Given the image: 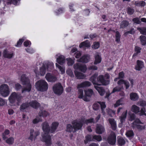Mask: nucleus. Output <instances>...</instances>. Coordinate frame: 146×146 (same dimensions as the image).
Segmentation results:
<instances>
[{
    "instance_id": "20e7f679",
    "label": "nucleus",
    "mask_w": 146,
    "mask_h": 146,
    "mask_svg": "<svg viewBox=\"0 0 146 146\" xmlns=\"http://www.w3.org/2000/svg\"><path fill=\"white\" fill-rule=\"evenodd\" d=\"M21 80L23 84L27 85V87L22 90V93H24L25 91L30 92L31 90V86L29 83V79L26 77L25 75H23L21 76Z\"/></svg>"
},
{
    "instance_id": "774afa93",
    "label": "nucleus",
    "mask_w": 146,
    "mask_h": 146,
    "mask_svg": "<svg viewBox=\"0 0 146 146\" xmlns=\"http://www.w3.org/2000/svg\"><path fill=\"white\" fill-rule=\"evenodd\" d=\"M145 109L144 108H142L140 110V115H146V114L145 113Z\"/></svg>"
},
{
    "instance_id": "7c9ffc66",
    "label": "nucleus",
    "mask_w": 146,
    "mask_h": 146,
    "mask_svg": "<svg viewBox=\"0 0 146 146\" xmlns=\"http://www.w3.org/2000/svg\"><path fill=\"white\" fill-rule=\"evenodd\" d=\"M29 104L30 106H31L35 108H36L40 106V104L35 101H32L31 102L29 103Z\"/></svg>"
},
{
    "instance_id": "423d86ee",
    "label": "nucleus",
    "mask_w": 146,
    "mask_h": 146,
    "mask_svg": "<svg viewBox=\"0 0 146 146\" xmlns=\"http://www.w3.org/2000/svg\"><path fill=\"white\" fill-rule=\"evenodd\" d=\"M8 86L6 84H3L0 86V94L3 97H6L9 94Z\"/></svg>"
},
{
    "instance_id": "8fccbe9b",
    "label": "nucleus",
    "mask_w": 146,
    "mask_h": 146,
    "mask_svg": "<svg viewBox=\"0 0 146 146\" xmlns=\"http://www.w3.org/2000/svg\"><path fill=\"white\" fill-rule=\"evenodd\" d=\"M137 105H139L141 106L144 107L146 106V101L142 100L139 101L137 103Z\"/></svg>"
},
{
    "instance_id": "0eeeda50",
    "label": "nucleus",
    "mask_w": 146,
    "mask_h": 146,
    "mask_svg": "<svg viewBox=\"0 0 146 146\" xmlns=\"http://www.w3.org/2000/svg\"><path fill=\"white\" fill-rule=\"evenodd\" d=\"M110 75L108 73H106L104 77L103 75L99 76L97 78V80L99 82H100L102 85H106L109 84L110 81L109 80H105L106 79H108L110 78Z\"/></svg>"
},
{
    "instance_id": "bf43d9fd",
    "label": "nucleus",
    "mask_w": 146,
    "mask_h": 146,
    "mask_svg": "<svg viewBox=\"0 0 146 146\" xmlns=\"http://www.w3.org/2000/svg\"><path fill=\"white\" fill-rule=\"evenodd\" d=\"M127 13L129 15L132 14L134 12V10L131 8L129 7L127 9Z\"/></svg>"
},
{
    "instance_id": "1a4fd4ad",
    "label": "nucleus",
    "mask_w": 146,
    "mask_h": 146,
    "mask_svg": "<svg viewBox=\"0 0 146 146\" xmlns=\"http://www.w3.org/2000/svg\"><path fill=\"white\" fill-rule=\"evenodd\" d=\"M72 123L74 128V130L76 131L80 129L83 125V122L82 121V119L78 120H74L72 121Z\"/></svg>"
},
{
    "instance_id": "aec40b11",
    "label": "nucleus",
    "mask_w": 146,
    "mask_h": 146,
    "mask_svg": "<svg viewBox=\"0 0 146 146\" xmlns=\"http://www.w3.org/2000/svg\"><path fill=\"white\" fill-rule=\"evenodd\" d=\"M95 61L94 62V64H97L101 62L102 60V58L100 54L98 53H96L95 55Z\"/></svg>"
},
{
    "instance_id": "2f4dec72",
    "label": "nucleus",
    "mask_w": 146,
    "mask_h": 146,
    "mask_svg": "<svg viewBox=\"0 0 146 146\" xmlns=\"http://www.w3.org/2000/svg\"><path fill=\"white\" fill-rule=\"evenodd\" d=\"M90 44L89 41L86 40L85 41L81 43L79 45V47L80 48H82L83 47H90Z\"/></svg>"
},
{
    "instance_id": "79ce46f5",
    "label": "nucleus",
    "mask_w": 146,
    "mask_h": 146,
    "mask_svg": "<svg viewBox=\"0 0 146 146\" xmlns=\"http://www.w3.org/2000/svg\"><path fill=\"white\" fill-rule=\"evenodd\" d=\"M124 104V102L123 98H121L117 100L115 104H114V107H116L119 106L120 105H122Z\"/></svg>"
},
{
    "instance_id": "f257e3e1",
    "label": "nucleus",
    "mask_w": 146,
    "mask_h": 146,
    "mask_svg": "<svg viewBox=\"0 0 146 146\" xmlns=\"http://www.w3.org/2000/svg\"><path fill=\"white\" fill-rule=\"evenodd\" d=\"M42 129L44 133L42 135V141L45 143L46 145L49 146L51 145L52 141L50 136L48 133L50 132V127L48 123L44 122L42 124Z\"/></svg>"
},
{
    "instance_id": "c9c22d12",
    "label": "nucleus",
    "mask_w": 146,
    "mask_h": 146,
    "mask_svg": "<svg viewBox=\"0 0 146 146\" xmlns=\"http://www.w3.org/2000/svg\"><path fill=\"white\" fill-rule=\"evenodd\" d=\"M46 73L45 67L44 64H43L40 68L39 73L41 75L43 76Z\"/></svg>"
},
{
    "instance_id": "bb28decb",
    "label": "nucleus",
    "mask_w": 146,
    "mask_h": 146,
    "mask_svg": "<svg viewBox=\"0 0 146 146\" xmlns=\"http://www.w3.org/2000/svg\"><path fill=\"white\" fill-rule=\"evenodd\" d=\"M74 73L76 77L78 79H83L86 77V76L84 74L77 71L75 70Z\"/></svg>"
},
{
    "instance_id": "412c9836",
    "label": "nucleus",
    "mask_w": 146,
    "mask_h": 146,
    "mask_svg": "<svg viewBox=\"0 0 146 146\" xmlns=\"http://www.w3.org/2000/svg\"><path fill=\"white\" fill-rule=\"evenodd\" d=\"M78 98L82 99L85 101H87V98L84 95L83 90L82 89H79L78 92Z\"/></svg>"
},
{
    "instance_id": "3c124183",
    "label": "nucleus",
    "mask_w": 146,
    "mask_h": 146,
    "mask_svg": "<svg viewBox=\"0 0 146 146\" xmlns=\"http://www.w3.org/2000/svg\"><path fill=\"white\" fill-rule=\"evenodd\" d=\"M9 133L10 131L9 130L6 129L5 131L3 133L2 137L3 140H5L7 138L6 135L9 134Z\"/></svg>"
},
{
    "instance_id": "09e8293b",
    "label": "nucleus",
    "mask_w": 146,
    "mask_h": 146,
    "mask_svg": "<svg viewBox=\"0 0 146 146\" xmlns=\"http://www.w3.org/2000/svg\"><path fill=\"white\" fill-rule=\"evenodd\" d=\"M86 141H85V143H87V141H93V136L91 135H88L86 137Z\"/></svg>"
},
{
    "instance_id": "f03ea898",
    "label": "nucleus",
    "mask_w": 146,
    "mask_h": 146,
    "mask_svg": "<svg viewBox=\"0 0 146 146\" xmlns=\"http://www.w3.org/2000/svg\"><path fill=\"white\" fill-rule=\"evenodd\" d=\"M35 86L38 91L44 92L48 90V85L45 81L40 80L36 82Z\"/></svg>"
},
{
    "instance_id": "6e6d98bb",
    "label": "nucleus",
    "mask_w": 146,
    "mask_h": 146,
    "mask_svg": "<svg viewBox=\"0 0 146 146\" xmlns=\"http://www.w3.org/2000/svg\"><path fill=\"white\" fill-rule=\"evenodd\" d=\"M134 134L132 131H127L126 133V135L128 137H130L133 136Z\"/></svg>"
},
{
    "instance_id": "c85d7f7f",
    "label": "nucleus",
    "mask_w": 146,
    "mask_h": 146,
    "mask_svg": "<svg viewBox=\"0 0 146 146\" xmlns=\"http://www.w3.org/2000/svg\"><path fill=\"white\" fill-rule=\"evenodd\" d=\"M131 99L133 101H136L139 98V96L137 94L135 93H131L130 94Z\"/></svg>"
},
{
    "instance_id": "13d9d810",
    "label": "nucleus",
    "mask_w": 146,
    "mask_h": 146,
    "mask_svg": "<svg viewBox=\"0 0 146 146\" xmlns=\"http://www.w3.org/2000/svg\"><path fill=\"white\" fill-rule=\"evenodd\" d=\"M93 141L94 139H95L98 141H100L102 140V137L101 136L98 135H94L93 136Z\"/></svg>"
},
{
    "instance_id": "f3484780",
    "label": "nucleus",
    "mask_w": 146,
    "mask_h": 146,
    "mask_svg": "<svg viewBox=\"0 0 146 146\" xmlns=\"http://www.w3.org/2000/svg\"><path fill=\"white\" fill-rule=\"evenodd\" d=\"M91 85L90 82L88 81H85L81 83L78 84L77 86V88L87 87L90 86Z\"/></svg>"
},
{
    "instance_id": "9b49d317",
    "label": "nucleus",
    "mask_w": 146,
    "mask_h": 146,
    "mask_svg": "<svg viewBox=\"0 0 146 146\" xmlns=\"http://www.w3.org/2000/svg\"><path fill=\"white\" fill-rule=\"evenodd\" d=\"M139 119H136L133 123L132 126L134 128H137L138 129L142 130L145 128V126L142 125Z\"/></svg>"
},
{
    "instance_id": "4468645a",
    "label": "nucleus",
    "mask_w": 146,
    "mask_h": 146,
    "mask_svg": "<svg viewBox=\"0 0 146 146\" xmlns=\"http://www.w3.org/2000/svg\"><path fill=\"white\" fill-rule=\"evenodd\" d=\"M56 56H57L56 61L58 64L61 65H63L65 63V57L64 56L58 54H57Z\"/></svg>"
},
{
    "instance_id": "e433bc0d",
    "label": "nucleus",
    "mask_w": 146,
    "mask_h": 146,
    "mask_svg": "<svg viewBox=\"0 0 146 146\" xmlns=\"http://www.w3.org/2000/svg\"><path fill=\"white\" fill-rule=\"evenodd\" d=\"M39 115L40 117H46L49 115V113L46 111L43 110L39 112Z\"/></svg>"
},
{
    "instance_id": "c03bdc74",
    "label": "nucleus",
    "mask_w": 146,
    "mask_h": 146,
    "mask_svg": "<svg viewBox=\"0 0 146 146\" xmlns=\"http://www.w3.org/2000/svg\"><path fill=\"white\" fill-rule=\"evenodd\" d=\"M137 29L139 30L140 33L142 34L146 35V28L143 27L140 28L139 27L137 28Z\"/></svg>"
},
{
    "instance_id": "338daca9",
    "label": "nucleus",
    "mask_w": 146,
    "mask_h": 146,
    "mask_svg": "<svg viewBox=\"0 0 146 146\" xmlns=\"http://www.w3.org/2000/svg\"><path fill=\"white\" fill-rule=\"evenodd\" d=\"M133 21L134 23L137 24H139L141 23V21L138 18H135L133 19Z\"/></svg>"
},
{
    "instance_id": "72a5a7b5",
    "label": "nucleus",
    "mask_w": 146,
    "mask_h": 146,
    "mask_svg": "<svg viewBox=\"0 0 146 146\" xmlns=\"http://www.w3.org/2000/svg\"><path fill=\"white\" fill-rule=\"evenodd\" d=\"M66 131L68 132H75L74 130V127L70 124H67L66 125Z\"/></svg>"
},
{
    "instance_id": "5701e85b",
    "label": "nucleus",
    "mask_w": 146,
    "mask_h": 146,
    "mask_svg": "<svg viewBox=\"0 0 146 146\" xmlns=\"http://www.w3.org/2000/svg\"><path fill=\"white\" fill-rule=\"evenodd\" d=\"M3 56L6 58H11L13 57V53L12 52H9L5 50L4 51L3 53Z\"/></svg>"
},
{
    "instance_id": "c756f323",
    "label": "nucleus",
    "mask_w": 146,
    "mask_h": 146,
    "mask_svg": "<svg viewBox=\"0 0 146 146\" xmlns=\"http://www.w3.org/2000/svg\"><path fill=\"white\" fill-rule=\"evenodd\" d=\"M82 121L83 122V124L86 123L87 124L89 123H92L94 122V119L93 118H91L88 119H85V118L83 117L82 118Z\"/></svg>"
},
{
    "instance_id": "473e14b6",
    "label": "nucleus",
    "mask_w": 146,
    "mask_h": 146,
    "mask_svg": "<svg viewBox=\"0 0 146 146\" xmlns=\"http://www.w3.org/2000/svg\"><path fill=\"white\" fill-rule=\"evenodd\" d=\"M131 110L134 113H137L139 111L140 108L135 105H133L131 106Z\"/></svg>"
},
{
    "instance_id": "dca6fc26",
    "label": "nucleus",
    "mask_w": 146,
    "mask_h": 146,
    "mask_svg": "<svg viewBox=\"0 0 146 146\" xmlns=\"http://www.w3.org/2000/svg\"><path fill=\"white\" fill-rule=\"evenodd\" d=\"M46 80L48 82H54L57 80L56 77L50 73L46 74L45 76Z\"/></svg>"
},
{
    "instance_id": "f704fd0d",
    "label": "nucleus",
    "mask_w": 146,
    "mask_h": 146,
    "mask_svg": "<svg viewBox=\"0 0 146 146\" xmlns=\"http://www.w3.org/2000/svg\"><path fill=\"white\" fill-rule=\"evenodd\" d=\"M141 43L142 45H145L146 44V36L141 35L139 37Z\"/></svg>"
},
{
    "instance_id": "a18cd8bd",
    "label": "nucleus",
    "mask_w": 146,
    "mask_h": 146,
    "mask_svg": "<svg viewBox=\"0 0 146 146\" xmlns=\"http://www.w3.org/2000/svg\"><path fill=\"white\" fill-rule=\"evenodd\" d=\"M14 140V138L11 137L6 139L5 141V142L11 145L13 143Z\"/></svg>"
},
{
    "instance_id": "9d476101",
    "label": "nucleus",
    "mask_w": 146,
    "mask_h": 146,
    "mask_svg": "<svg viewBox=\"0 0 146 146\" xmlns=\"http://www.w3.org/2000/svg\"><path fill=\"white\" fill-rule=\"evenodd\" d=\"M40 133L38 131H35L34 129H31L30 131V135L28 137V139L31 141L35 140L37 136H38Z\"/></svg>"
},
{
    "instance_id": "a878e982",
    "label": "nucleus",
    "mask_w": 146,
    "mask_h": 146,
    "mask_svg": "<svg viewBox=\"0 0 146 146\" xmlns=\"http://www.w3.org/2000/svg\"><path fill=\"white\" fill-rule=\"evenodd\" d=\"M127 114V110H126L125 111L123 112L122 113L121 115L119 117L120 122H121V124L120 125H121L125 121V119L126 117Z\"/></svg>"
},
{
    "instance_id": "a19ab883",
    "label": "nucleus",
    "mask_w": 146,
    "mask_h": 146,
    "mask_svg": "<svg viewBox=\"0 0 146 146\" xmlns=\"http://www.w3.org/2000/svg\"><path fill=\"white\" fill-rule=\"evenodd\" d=\"M123 86L120 87L119 86H117L113 88L111 93H114L115 92H118L120 91L121 89H123Z\"/></svg>"
},
{
    "instance_id": "f8f14e48",
    "label": "nucleus",
    "mask_w": 146,
    "mask_h": 146,
    "mask_svg": "<svg viewBox=\"0 0 146 146\" xmlns=\"http://www.w3.org/2000/svg\"><path fill=\"white\" fill-rule=\"evenodd\" d=\"M116 137L115 133L111 132L108 138V141L110 144L113 145L116 142Z\"/></svg>"
},
{
    "instance_id": "864d4df0",
    "label": "nucleus",
    "mask_w": 146,
    "mask_h": 146,
    "mask_svg": "<svg viewBox=\"0 0 146 146\" xmlns=\"http://www.w3.org/2000/svg\"><path fill=\"white\" fill-rule=\"evenodd\" d=\"M99 46V43L98 42H95L92 45V48L94 49H97L98 48Z\"/></svg>"
},
{
    "instance_id": "4be33fe9",
    "label": "nucleus",
    "mask_w": 146,
    "mask_h": 146,
    "mask_svg": "<svg viewBox=\"0 0 146 146\" xmlns=\"http://www.w3.org/2000/svg\"><path fill=\"white\" fill-rule=\"evenodd\" d=\"M44 65L45 67H46V69L48 71H50L54 67V64L52 62H46Z\"/></svg>"
},
{
    "instance_id": "680f3d73",
    "label": "nucleus",
    "mask_w": 146,
    "mask_h": 146,
    "mask_svg": "<svg viewBox=\"0 0 146 146\" xmlns=\"http://www.w3.org/2000/svg\"><path fill=\"white\" fill-rule=\"evenodd\" d=\"M120 35L118 31H117L116 33V41L118 42L120 41Z\"/></svg>"
},
{
    "instance_id": "a211bd4d",
    "label": "nucleus",
    "mask_w": 146,
    "mask_h": 146,
    "mask_svg": "<svg viewBox=\"0 0 146 146\" xmlns=\"http://www.w3.org/2000/svg\"><path fill=\"white\" fill-rule=\"evenodd\" d=\"M58 125V123L57 122H53L50 127V132L53 133L56 129Z\"/></svg>"
},
{
    "instance_id": "ddd939ff",
    "label": "nucleus",
    "mask_w": 146,
    "mask_h": 146,
    "mask_svg": "<svg viewBox=\"0 0 146 146\" xmlns=\"http://www.w3.org/2000/svg\"><path fill=\"white\" fill-rule=\"evenodd\" d=\"M74 68L75 69H78L81 71L85 72L86 70V66L84 64H81L80 63H77L74 65Z\"/></svg>"
},
{
    "instance_id": "2eb2a0df",
    "label": "nucleus",
    "mask_w": 146,
    "mask_h": 146,
    "mask_svg": "<svg viewBox=\"0 0 146 146\" xmlns=\"http://www.w3.org/2000/svg\"><path fill=\"white\" fill-rule=\"evenodd\" d=\"M144 67V62L140 60H138L136 62V65L135 66V69L138 71L142 69Z\"/></svg>"
},
{
    "instance_id": "b1692460",
    "label": "nucleus",
    "mask_w": 146,
    "mask_h": 146,
    "mask_svg": "<svg viewBox=\"0 0 146 146\" xmlns=\"http://www.w3.org/2000/svg\"><path fill=\"white\" fill-rule=\"evenodd\" d=\"M104 131V127L100 125H98L96 129V132L99 134H102Z\"/></svg>"
},
{
    "instance_id": "49530a36",
    "label": "nucleus",
    "mask_w": 146,
    "mask_h": 146,
    "mask_svg": "<svg viewBox=\"0 0 146 146\" xmlns=\"http://www.w3.org/2000/svg\"><path fill=\"white\" fill-rule=\"evenodd\" d=\"M118 143L119 144L121 145L125 144V141L122 137H120L118 139Z\"/></svg>"
},
{
    "instance_id": "37998d69",
    "label": "nucleus",
    "mask_w": 146,
    "mask_h": 146,
    "mask_svg": "<svg viewBox=\"0 0 146 146\" xmlns=\"http://www.w3.org/2000/svg\"><path fill=\"white\" fill-rule=\"evenodd\" d=\"M56 67L58 68L61 71V74H63L65 72V68L64 67H62L58 65L57 63L56 64Z\"/></svg>"
},
{
    "instance_id": "7ed1b4c3",
    "label": "nucleus",
    "mask_w": 146,
    "mask_h": 146,
    "mask_svg": "<svg viewBox=\"0 0 146 146\" xmlns=\"http://www.w3.org/2000/svg\"><path fill=\"white\" fill-rule=\"evenodd\" d=\"M22 98L20 94L14 92L11 94L8 99L10 103L13 104L16 102L18 104L21 102Z\"/></svg>"
},
{
    "instance_id": "052dcab7",
    "label": "nucleus",
    "mask_w": 146,
    "mask_h": 146,
    "mask_svg": "<svg viewBox=\"0 0 146 146\" xmlns=\"http://www.w3.org/2000/svg\"><path fill=\"white\" fill-rule=\"evenodd\" d=\"M18 0H8L7 3L9 4H13L15 5L17 4Z\"/></svg>"
},
{
    "instance_id": "58836bf2",
    "label": "nucleus",
    "mask_w": 146,
    "mask_h": 146,
    "mask_svg": "<svg viewBox=\"0 0 146 146\" xmlns=\"http://www.w3.org/2000/svg\"><path fill=\"white\" fill-rule=\"evenodd\" d=\"M30 106L29 103H26L23 104L20 106V109L22 111H23L25 109L29 107Z\"/></svg>"
},
{
    "instance_id": "69168bd1",
    "label": "nucleus",
    "mask_w": 146,
    "mask_h": 146,
    "mask_svg": "<svg viewBox=\"0 0 146 146\" xmlns=\"http://www.w3.org/2000/svg\"><path fill=\"white\" fill-rule=\"evenodd\" d=\"M124 84L125 87L126 89H127L129 88L130 86V84L128 81L125 80Z\"/></svg>"
},
{
    "instance_id": "393cba45",
    "label": "nucleus",
    "mask_w": 146,
    "mask_h": 146,
    "mask_svg": "<svg viewBox=\"0 0 146 146\" xmlns=\"http://www.w3.org/2000/svg\"><path fill=\"white\" fill-rule=\"evenodd\" d=\"M108 121L111 125L113 129L115 130L116 128L117 125L115 121L113 118H109Z\"/></svg>"
},
{
    "instance_id": "6e6552de",
    "label": "nucleus",
    "mask_w": 146,
    "mask_h": 146,
    "mask_svg": "<svg viewBox=\"0 0 146 146\" xmlns=\"http://www.w3.org/2000/svg\"><path fill=\"white\" fill-rule=\"evenodd\" d=\"M52 89L54 93L58 95H61L63 91V87L60 83L55 84L53 86Z\"/></svg>"
},
{
    "instance_id": "4c0bfd02",
    "label": "nucleus",
    "mask_w": 146,
    "mask_h": 146,
    "mask_svg": "<svg viewBox=\"0 0 146 146\" xmlns=\"http://www.w3.org/2000/svg\"><path fill=\"white\" fill-rule=\"evenodd\" d=\"M128 25L129 23L127 21H123L120 24V28H124L128 26Z\"/></svg>"
},
{
    "instance_id": "6ab92c4d",
    "label": "nucleus",
    "mask_w": 146,
    "mask_h": 146,
    "mask_svg": "<svg viewBox=\"0 0 146 146\" xmlns=\"http://www.w3.org/2000/svg\"><path fill=\"white\" fill-rule=\"evenodd\" d=\"M90 57L88 55H84L77 60L78 62L87 63L90 61Z\"/></svg>"
},
{
    "instance_id": "de8ad7c7",
    "label": "nucleus",
    "mask_w": 146,
    "mask_h": 146,
    "mask_svg": "<svg viewBox=\"0 0 146 146\" xmlns=\"http://www.w3.org/2000/svg\"><path fill=\"white\" fill-rule=\"evenodd\" d=\"M42 120L40 116H37L35 119L33 121V123L34 124H36L39 122L42 121Z\"/></svg>"
},
{
    "instance_id": "ea45409f",
    "label": "nucleus",
    "mask_w": 146,
    "mask_h": 146,
    "mask_svg": "<svg viewBox=\"0 0 146 146\" xmlns=\"http://www.w3.org/2000/svg\"><path fill=\"white\" fill-rule=\"evenodd\" d=\"M98 103L100 105L101 108L102 110V113H103V115H105V112L104 111V109L106 107V106L105 102H98Z\"/></svg>"
},
{
    "instance_id": "603ef678",
    "label": "nucleus",
    "mask_w": 146,
    "mask_h": 146,
    "mask_svg": "<svg viewBox=\"0 0 146 146\" xmlns=\"http://www.w3.org/2000/svg\"><path fill=\"white\" fill-rule=\"evenodd\" d=\"M67 74L71 77H74V75L71 69L68 68L66 71Z\"/></svg>"
},
{
    "instance_id": "cd10ccee",
    "label": "nucleus",
    "mask_w": 146,
    "mask_h": 146,
    "mask_svg": "<svg viewBox=\"0 0 146 146\" xmlns=\"http://www.w3.org/2000/svg\"><path fill=\"white\" fill-rule=\"evenodd\" d=\"M84 92L85 95L86 96L91 97L94 93L92 90L90 89H86L84 90Z\"/></svg>"
},
{
    "instance_id": "39448f33",
    "label": "nucleus",
    "mask_w": 146,
    "mask_h": 146,
    "mask_svg": "<svg viewBox=\"0 0 146 146\" xmlns=\"http://www.w3.org/2000/svg\"><path fill=\"white\" fill-rule=\"evenodd\" d=\"M97 76L98 75L97 74H94L91 77L90 80L94 84H97V85H94V87L99 93L100 95L102 96L104 94L105 91L102 87L98 86V84L96 82V79Z\"/></svg>"
},
{
    "instance_id": "5fc2aeb1",
    "label": "nucleus",
    "mask_w": 146,
    "mask_h": 146,
    "mask_svg": "<svg viewBox=\"0 0 146 146\" xmlns=\"http://www.w3.org/2000/svg\"><path fill=\"white\" fill-rule=\"evenodd\" d=\"M66 60L68 61L67 64L68 66H72L74 63V60L70 58H67Z\"/></svg>"
},
{
    "instance_id": "4d7b16f0",
    "label": "nucleus",
    "mask_w": 146,
    "mask_h": 146,
    "mask_svg": "<svg viewBox=\"0 0 146 146\" xmlns=\"http://www.w3.org/2000/svg\"><path fill=\"white\" fill-rule=\"evenodd\" d=\"M25 39V38H23L22 39H20L15 46L17 47H20Z\"/></svg>"
},
{
    "instance_id": "0e129e2a",
    "label": "nucleus",
    "mask_w": 146,
    "mask_h": 146,
    "mask_svg": "<svg viewBox=\"0 0 146 146\" xmlns=\"http://www.w3.org/2000/svg\"><path fill=\"white\" fill-rule=\"evenodd\" d=\"M106 111L108 113V114L110 115L111 117L112 116V114H115V111H113L110 109H107Z\"/></svg>"
},
{
    "instance_id": "e2e57ef3",
    "label": "nucleus",
    "mask_w": 146,
    "mask_h": 146,
    "mask_svg": "<svg viewBox=\"0 0 146 146\" xmlns=\"http://www.w3.org/2000/svg\"><path fill=\"white\" fill-rule=\"evenodd\" d=\"M135 31L133 28H132L131 30L129 31H127L126 32H125V35H126L128 34H133L135 33Z\"/></svg>"
}]
</instances>
